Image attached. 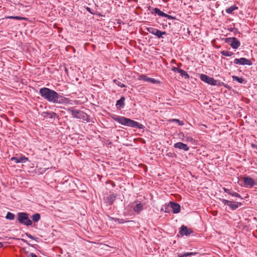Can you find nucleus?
<instances>
[{
    "label": "nucleus",
    "instance_id": "nucleus-23",
    "mask_svg": "<svg viewBox=\"0 0 257 257\" xmlns=\"http://www.w3.org/2000/svg\"><path fill=\"white\" fill-rule=\"evenodd\" d=\"M170 208L171 207L170 204L168 205L165 204L162 207L161 211H164L165 212L169 213L170 212Z\"/></svg>",
    "mask_w": 257,
    "mask_h": 257
},
{
    "label": "nucleus",
    "instance_id": "nucleus-22",
    "mask_svg": "<svg viewBox=\"0 0 257 257\" xmlns=\"http://www.w3.org/2000/svg\"><path fill=\"white\" fill-rule=\"evenodd\" d=\"M31 218L34 222H37L40 220L41 218V216L39 213H36L33 214L31 216Z\"/></svg>",
    "mask_w": 257,
    "mask_h": 257
},
{
    "label": "nucleus",
    "instance_id": "nucleus-2",
    "mask_svg": "<svg viewBox=\"0 0 257 257\" xmlns=\"http://www.w3.org/2000/svg\"><path fill=\"white\" fill-rule=\"evenodd\" d=\"M40 93L43 97L48 101L55 103L60 102L61 98L59 97L58 93L54 90L44 87L40 90Z\"/></svg>",
    "mask_w": 257,
    "mask_h": 257
},
{
    "label": "nucleus",
    "instance_id": "nucleus-31",
    "mask_svg": "<svg viewBox=\"0 0 257 257\" xmlns=\"http://www.w3.org/2000/svg\"><path fill=\"white\" fill-rule=\"evenodd\" d=\"M115 199V196L114 194H111L108 197V201L110 203L112 204L113 202V201Z\"/></svg>",
    "mask_w": 257,
    "mask_h": 257
},
{
    "label": "nucleus",
    "instance_id": "nucleus-12",
    "mask_svg": "<svg viewBox=\"0 0 257 257\" xmlns=\"http://www.w3.org/2000/svg\"><path fill=\"white\" fill-rule=\"evenodd\" d=\"M137 204L133 207V211L137 214H139L144 209V205L140 202H136Z\"/></svg>",
    "mask_w": 257,
    "mask_h": 257
},
{
    "label": "nucleus",
    "instance_id": "nucleus-10",
    "mask_svg": "<svg viewBox=\"0 0 257 257\" xmlns=\"http://www.w3.org/2000/svg\"><path fill=\"white\" fill-rule=\"evenodd\" d=\"M139 80H142L146 82H150L153 84H158L160 83V81L157 80L155 78H150L148 77L146 75L141 74L138 77Z\"/></svg>",
    "mask_w": 257,
    "mask_h": 257
},
{
    "label": "nucleus",
    "instance_id": "nucleus-37",
    "mask_svg": "<svg viewBox=\"0 0 257 257\" xmlns=\"http://www.w3.org/2000/svg\"><path fill=\"white\" fill-rule=\"evenodd\" d=\"M26 235L30 238L31 239H34V237L33 236H32V235H31L30 234H29L28 233H26Z\"/></svg>",
    "mask_w": 257,
    "mask_h": 257
},
{
    "label": "nucleus",
    "instance_id": "nucleus-29",
    "mask_svg": "<svg viewBox=\"0 0 257 257\" xmlns=\"http://www.w3.org/2000/svg\"><path fill=\"white\" fill-rule=\"evenodd\" d=\"M196 253H195V252L194 253V252H186L183 254H178V256H175V257H186V256H188L191 255L195 254Z\"/></svg>",
    "mask_w": 257,
    "mask_h": 257
},
{
    "label": "nucleus",
    "instance_id": "nucleus-39",
    "mask_svg": "<svg viewBox=\"0 0 257 257\" xmlns=\"http://www.w3.org/2000/svg\"><path fill=\"white\" fill-rule=\"evenodd\" d=\"M31 257H37V256L34 253H30Z\"/></svg>",
    "mask_w": 257,
    "mask_h": 257
},
{
    "label": "nucleus",
    "instance_id": "nucleus-33",
    "mask_svg": "<svg viewBox=\"0 0 257 257\" xmlns=\"http://www.w3.org/2000/svg\"><path fill=\"white\" fill-rule=\"evenodd\" d=\"M172 121L173 122H176L178 123H179V124L180 125H184V122H183V121H180V120H179V119H173L172 120Z\"/></svg>",
    "mask_w": 257,
    "mask_h": 257
},
{
    "label": "nucleus",
    "instance_id": "nucleus-35",
    "mask_svg": "<svg viewBox=\"0 0 257 257\" xmlns=\"http://www.w3.org/2000/svg\"><path fill=\"white\" fill-rule=\"evenodd\" d=\"M221 201L223 204H224V205H228L229 201H230L229 200L224 199H221Z\"/></svg>",
    "mask_w": 257,
    "mask_h": 257
},
{
    "label": "nucleus",
    "instance_id": "nucleus-44",
    "mask_svg": "<svg viewBox=\"0 0 257 257\" xmlns=\"http://www.w3.org/2000/svg\"><path fill=\"white\" fill-rule=\"evenodd\" d=\"M22 240L24 241V242H26V241L23 239H22Z\"/></svg>",
    "mask_w": 257,
    "mask_h": 257
},
{
    "label": "nucleus",
    "instance_id": "nucleus-8",
    "mask_svg": "<svg viewBox=\"0 0 257 257\" xmlns=\"http://www.w3.org/2000/svg\"><path fill=\"white\" fill-rule=\"evenodd\" d=\"M147 30L150 33L157 36L159 38H163V35H166V32H162L157 29L152 27L147 28Z\"/></svg>",
    "mask_w": 257,
    "mask_h": 257
},
{
    "label": "nucleus",
    "instance_id": "nucleus-28",
    "mask_svg": "<svg viewBox=\"0 0 257 257\" xmlns=\"http://www.w3.org/2000/svg\"><path fill=\"white\" fill-rule=\"evenodd\" d=\"M113 81L115 84H116L117 86H118L120 87L123 88V87H126V86L124 84L122 83L119 81V79H114Z\"/></svg>",
    "mask_w": 257,
    "mask_h": 257
},
{
    "label": "nucleus",
    "instance_id": "nucleus-36",
    "mask_svg": "<svg viewBox=\"0 0 257 257\" xmlns=\"http://www.w3.org/2000/svg\"><path fill=\"white\" fill-rule=\"evenodd\" d=\"M180 69L178 68H177V67H174L172 68V71L174 72H178L179 73V71H180Z\"/></svg>",
    "mask_w": 257,
    "mask_h": 257
},
{
    "label": "nucleus",
    "instance_id": "nucleus-42",
    "mask_svg": "<svg viewBox=\"0 0 257 257\" xmlns=\"http://www.w3.org/2000/svg\"><path fill=\"white\" fill-rule=\"evenodd\" d=\"M3 246V244L2 242H0V248L2 247Z\"/></svg>",
    "mask_w": 257,
    "mask_h": 257
},
{
    "label": "nucleus",
    "instance_id": "nucleus-6",
    "mask_svg": "<svg viewBox=\"0 0 257 257\" xmlns=\"http://www.w3.org/2000/svg\"><path fill=\"white\" fill-rule=\"evenodd\" d=\"M244 187L251 188L256 185L255 181L250 177L245 176L243 178Z\"/></svg>",
    "mask_w": 257,
    "mask_h": 257
},
{
    "label": "nucleus",
    "instance_id": "nucleus-7",
    "mask_svg": "<svg viewBox=\"0 0 257 257\" xmlns=\"http://www.w3.org/2000/svg\"><path fill=\"white\" fill-rule=\"evenodd\" d=\"M200 78L202 81L211 85L215 86L217 85L216 80H215L213 77H209L206 74H201L200 75Z\"/></svg>",
    "mask_w": 257,
    "mask_h": 257
},
{
    "label": "nucleus",
    "instance_id": "nucleus-25",
    "mask_svg": "<svg viewBox=\"0 0 257 257\" xmlns=\"http://www.w3.org/2000/svg\"><path fill=\"white\" fill-rule=\"evenodd\" d=\"M179 73L180 74L181 76L184 77L186 79H188L189 78V75L188 74V73L183 69H180Z\"/></svg>",
    "mask_w": 257,
    "mask_h": 257
},
{
    "label": "nucleus",
    "instance_id": "nucleus-18",
    "mask_svg": "<svg viewBox=\"0 0 257 257\" xmlns=\"http://www.w3.org/2000/svg\"><path fill=\"white\" fill-rule=\"evenodd\" d=\"M223 190L226 193H227L228 194L232 196L236 197L237 198H239L241 199H242V198L241 197L240 195L238 193L235 192H231L230 190L228 189H227L226 188H223Z\"/></svg>",
    "mask_w": 257,
    "mask_h": 257
},
{
    "label": "nucleus",
    "instance_id": "nucleus-5",
    "mask_svg": "<svg viewBox=\"0 0 257 257\" xmlns=\"http://www.w3.org/2000/svg\"><path fill=\"white\" fill-rule=\"evenodd\" d=\"M224 41L229 44L233 49H237L240 45V42L235 37L226 38Z\"/></svg>",
    "mask_w": 257,
    "mask_h": 257
},
{
    "label": "nucleus",
    "instance_id": "nucleus-30",
    "mask_svg": "<svg viewBox=\"0 0 257 257\" xmlns=\"http://www.w3.org/2000/svg\"><path fill=\"white\" fill-rule=\"evenodd\" d=\"M233 79L237 81L240 83H242L244 81V79L242 77H239L238 76H233Z\"/></svg>",
    "mask_w": 257,
    "mask_h": 257
},
{
    "label": "nucleus",
    "instance_id": "nucleus-32",
    "mask_svg": "<svg viewBox=\"0 0 257 257\" xmlns=\"http://www.w3.org/2000/svg\"><path fill=\"white\" fill-rule=\"evenodd\" d=\"M8 19H16V20H24L26 19L25 18L21 17H14V16H10L8 17Z\"/></svg>",
    "mask_w": 257,
    "mask_h": 257
},
{
    "label": "nucleus",
    "instance_id": "nucleus-34",
    "mask_svg": "<svg viewBox=\"0 0 257 257\" xmlns=\"http://www.w3.org/2000/svg\"><path fill=\"white\" fill-rule=\"evenodd\" d=\"M164 17L167 18L169 20L175 19V17H174L172 16H171V15H169L168 14H167L166 13H165Z\"/></svg>",
    "mask_w": 257,
    "mask_h": 257
},
{
    "label": "nucleus",
    "instance_id": "nucleus-9",
    "mask_svg": "<svg viewBox=\"0 0 257 257\" xmlns=\"http://www.w3.org/2000/svg\"><path fill=\"white\" fill-rule=\"evenodd\" d=\"M233 63L237 65H248L250 66L252 65L251 61L245 58H235Z\"/></svg>",
    "mask_w": 257,
    "mask_h": 257
},
{
    "label": "nucleus",
    "instance_id": "nucleus-38",
    "mask_svg": "<svg viewBox=\"0 0 257 257\" xmlns=\"http://www.w3.org/2000/svg\"><path fill=\"white\" fill-rule=\"evenodd\" d=\"M86 10L88 12H89L90 13H91V14H94V12H92V11H91V9L90 8H89V7H86Z\"/></svg>",
    "mask_w": 257,
    "mask_h": 257
},
{
    "label": "nucleus",
    "instance_id": "nucleus-24",
    "mask_svg": "<svg viewBox=\"0 0 257 257\" xmlns=\"http://www.w3.org/2000/svg\"><path fill=\"white\" fill-rule=\"evenodd\" d=\"M153 11L155 14H157L159 16L164 17L165 13L160 11L158 8H154Z\"/></svg>",
    "mask_w": 257,
    "mask_h": 257
},
{
    "label": "nucleus",
    "instance_id": "nucleus-41",
    "mask_svg": "<svg viewBox=\"0 0 257 257\" xmlns=\"http://www.w3.org/2000/svg\"><path fill=\"white\" fill-rule=\"evenodd\" d=\"M70 48H71V47H66L65 48V50H66V51H68V50H69V49H70Z\"/></svg>",
    "mask_w": 257,
    "mask_h": 257
},
{
    "label": "nucleus",
    "instance_id": "nucleus-11",
    "mask_svg": "<svg viewBox=\"0 0 257 257\" xmlns=\"http://www.w3.org/2000/svg\"><path fill=\"white\" fill-rule=\"evenodd\" d=\"M65 187L68 191L74 190L76 188V185L73 180V179L69 178L65 180Z\"/></svg>",
    "mask_w": 257,
    "mask_h": 257
},
{
    "label": "nucleus",
    "instance_id": "nucleus-21",
    "mask_svg": "<svg viewBox=\"0 0 257 257\" xmlns=\"http://www.w3.org/2000/svg\"><path fill=\"white\" fill-rule=\"evenodd\" d=\"M237 7L235 5H233L226 9L225 11L227 14H231L234 10H237Z\"/></svg>",
    "mask_w": 257,
    "mask_h": 257
},
{
    "label": "nucleus",
    "instance_id": "nucleus-16",
    "mask_svg": "<svg viewBox=\"0 0 257 257\" xmlns=\"http://www.w3.org/2000/svg\"><path fill=\"white\" fill-rule=\"evenodd\" d=\"M11 160L14 161L16 163H25L28 160V158L25 157H12Z\"/></svg>",
    "mask_w": 257,
    "mask_h": 257
},
{
    "label": "nucleus",
    "instance_id": "nucleus-19",
    "mask_svg": "<svg viewBox=\"0 0 257 257\" xmlns=\"http://www.w3.org/2000/svg\"><path fill=\"white\" fill-rule=\"evenodd\" d=\"M125 98L124 97H121L119 100H118L116 102V106H119L120 108H123L124 106Z\"/></svg>",
    "mask_w": 257,
    "mask_h": 257
},
{
    "label": "nucleus",
    "instance_id": "nucleus-13",
    "mask_svg": "<svg viewBox=\"0 0 257 257\" xmlns=\"http://www.w3.org/2000/svg\"><path fill=\"white\" fill-rule=\"evenodd\" d=\"M192 232V231L188 228L186 226L182 225L180 229L179 233L182 236L186 235L188 236L191 234Z\"/></svg>",
    "mask_w": 257,
    "mask_h": 257
},
{
    "label": "nucleus",
    "instance_id": "nucleus-4",
    "mask_svg": "<svg viewBox=\"0 0 257 257\" xmlns=\"http://www.w3.org/2000/svg\"><path fill=\"white\" fill-rule=\"evenodd\" d=\"M68 111L70 112L74 117L82 119L83 120H85L86 119V114L81 110L71 108L68 109Z\"/></svg>",
    "mask_w": 257,
    "mask_h": 257
},
{
    "label": "nucleus",
    "instance_id": "nucleus-3",
    "mask_svg": "<svg viewBox=\"0 0 257 257\" xmlns=\"http://www.w3.org/2000/svg\"><path fill=\"white\" fill-rule=\"evenodd\" d=\"M19 222L24 225L29 226L33 223L32 221L29 218V214L26 212H20L18 214Z\"/></svg>",
    "mask_w": 257,
    "mask_h": 257
},
{
    "label": "nucleus",
    "instance_id": "nucleus-27",
    "mask_svg": "<svg viewBox=\"0 0 257 257\" xmlns=\"http://www.w3.org/2000/svg\"><path fill=\"white\" fill-rule=\"evenodd\" d=\"M15 215L14 213H12L10 212L7 213V215L6 216V218L10 220H13L14 219Z\"/></svg>",
    "mask_w": 257,
    "mask_h": 257
},
{
    "label": "nucleus",
    "instance_id": "nucleus-40",
    "mask_svg": "<svg viewBox=\"0 0 257 257\" xmlns=\"http://www.w3.org/2000/svg\"><path fill=\"white\" fill-rule=\"evenodd\" d=\"M251 146L252 148H255L256 149H257V146H256L255 145L252 144Z\"/></svg>",
    "mask_w": 257,
    "mask_h": 257
},
{
    "label": "nucleus",
    "instance_id": "nucleus-17",
    "mask_svg": "<svg viewBox=\"0 0 257 257\" xmlns=\"http://www.w3.org/2000/svg\"><path fill=\"white\" fill-rule=\"evenodd\" d=\"M241 205L242 204L241 203L230 201L228 206L230 207V208L231 210H236L239 206H241Z\"/></svg>",
    "mask_w": 257,
    "mask_h": 257
},
{
    "label": "nucleus",
    "instance_id": "nucleus-45",
    "mask_svg": "<svg viewBox=\"0 0 257 257\" xmlns=\"http://www.w3.org/2000/svg\"><path fill=\"white\" fill-rule=\"evenodd\" d=\"M65 103H66L67 102H66L67 101V99L66 98H65Z\"/></svg>",
    "mask_w": 257,
    "mask_h": 257
},
{
    "label": "nucleus",
    "instance_id": "nucleus-43",
    "mask_svg": "<svg viewBox=\"0 0 257 257\" xmlns=\"http://www.w3.org/2000/svg\"><path fill=\"white\" fill-rule=\"evenodd\" d=\"M65 73H67V70L66 68H65Z\"/></svg>",
    "mask_w": 257,
    "mask_h": 257
},
{
    "label": "nucleus",
    "instance_id": "nucleus-14",
    "mask_svg": "<svg viewBox=\"0 0 257 257\" xmlns=\"http://www.w3.org/2000/svg\"><path fill=\"white\" fill-rule=\"evenodd\" d=\"M170 205L174 213L176 214L180 212L181 207L179 204L174 202H170Z\"/></svg>",
    "mask_w": 257,
    "mask_h": 257
},
{
    "label": "nucleus",
    "instance_id": "nucleus-15",
    "mask_svg": "<svg viewBox=\"0 0 257 257\" xmlns=\"http://www.w3.org/2000/svg\"><path fill=\"white\" fill-rule=\"evenodd\" d=\"M174 147L185 151H188L189 149V147H188L187 145L181 142L174 144Z\"/></svg>",
    "mask_w": 257,
    "mask_h": 257
},
{
    "label": "nucleus",
    "instance_id": "nucleus-26",
    "mask_svg": "<svg viewBox=\"0 0 257 257\" xmlns=\"http://www.w3.org/2000/svg\"><path fill=\"white\" fill-rule=\"evenodd\" d=\"M220 53L225 56L230 57L233 55V53L230 51L223 50L221 51Z\"/></svg>",
    "mask_w": 257,
    "mask_h": 257
},
{
    "label": "nucleus",
    "instance_id": "nucleus-20",
    "mask_svg": "<svg viewBox=\"0 0 257 257\" xmlns=\"http://www.w3.org/2000/svg\"><path fill=\"white\" fill-rule=\"evenodd\" d=\"M108 218H109V220L114 221L115 222H117L119 224L124 223L125 222H127V221H125L123 219H118V218L111 217L110 216H109Z\"/></svg>",
    "mask_w": 257,
    "mask_h": 257
},
{
    "label": "nucleus",
    "instance_id": "nucleus-1",
    "mask_svg": "<svg viewBox=\"0 0 257 257\" xmlns=\"http://www.w3.org/2000/svg\"><path fill=\"white\" fill-rule=\"evenodd\" d=\"M112 118L121 125L139 129H143L144 128L143 124L124 116L115 115L112 117Z\"/></svg>",
    "mask_w": 257,
    "mask_h": 257
}]
</instances>
